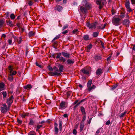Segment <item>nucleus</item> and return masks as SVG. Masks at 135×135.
I'll return each mask as SVG.
<instances>
[{
	"label": "nucleus",
	"instance_id": "0eeeda50",
	"mask_svg": "<svg viewBox=\"0 0 135 135\" xmlns=\"http://www.w3.org/2000/svg\"><path fill=\"white\" fill-rule=\"evenodd\" d=\"M83 3L85 4V6L87 9H89L91 8V5L89 3L87 2V0H84Z\"/></svg>",
	"mask_w": 135,
	"mask_h": 135
},
{
	"label": "nucleus",
	"instance_id": "c85d7f7f",
	"mask_svg": "<svg viewBox=\"0 0 135 135\" xmlns=\"http://www.w3.org/2000/svg\"><path fill=\"white\" fill-rule=\"evenodd\" d=\"M98 35V33L97 32H94L93 34V36L94 37H97Z\"/></svg>",
	"mask_w": 135,
	"mask_h": 135
},
{
	"label": "nucleus",
	"instance_id": "412c9836",
	"mask_svg": "<svg viewBox=\"0 0 135 135\" xmlns=\"http://www.w3.org/2000/svg\"><path fill=\"white\" fill-rule=\"evenodd\" d=\"M82 72L86 74H89V71L88 70H86L85 68H84L83 69L81 70Z\"/></svg>",
	"mask_w": 135,
	"mask_h": 135
},
{
	"label": "nucleus",
	"instance_id": "58836bf2",
	"mask_svg": "<svg viewBox=\"0 0 135 135\" xmlns=\"http://www.w3.org/2000/svg\"><path fill=\"white\" fill-rule=\"evenodd\" d=\"M60 35H58L57 36H56L52 40V42H53L54 41H55V40L57 39H58L59 38V37H60Z\"/></svg>",
	"mask_w": 135,
	"mask_h": 135
},
{
	"label": "nucleus",
	"instance_id": "72a5a7b5",
	"mask_svg": "<svg viewBox=\"0 0 135 135\" xmlns=\"http://www.w3.org/2000/svg\"><path fill=\"white\" fill-rule=\"evenodd\" d=\"M7 25H8L11 27H12L13 26V25L12 23V22L11 21L9 20L8 21H7Z\"/></svg>",
	"mask_w": 135,
	"mask_h": 135
},
{
	"label": "nucleus",
	"instance_id": "4468645a",
	"mask_svg": "<svg viewBox=\"0 0 135 135\" xmlns=\"http://www.w3.org/2000/svg\"><path fill=\"white\" fill-rule=\"evenodd\" d=\"M103 72V69H99L97 70L96 74L98 76L101 74Z\"/></svg>",
	"mask_w": 135,
	"mask_h": 135
},
{
	"label": "nucleus",
	"instance_id": "79ce46f5",
	"mask_svg": "<svg viewBox=\"0 0 135 135\" xmlns=\"http://www.w3.org/2000/svg\"><path fill=\"white\" fill-rule=\"evenodd\" d=\"M28 114L23 113L21 116L22 118H25V117L28 116Z\"/></svg>",
	"mask_w": 135,
	"mask_h": 135
},
{
	"label": "nucleus",
	"instance_id": "9d476101",
	"mask_svg": "<svg viewBox=\"0 0 135 135\" xmlns=\"http://www.w3.org/2000/svg\"><path fill=\"white\" fill-rule=\"evenodd\" d=\"M66 107V103L62 101L60 104V108L64 109Z\"/></svg>",
	"mask_w": 135,
	"mask_h": 135
},
{
	"label": "nucleus",
	"instance_id": "dca6fc26",
	"mask_svg": "<svg viewBox=\"0 0 135 135\" xmlns=\"http://www.w3.org/2000/svg\"><path fill=\"white\" fill-rule=\"evenodd\" d=\"M123 25H125L126 26H128L129 24V21L128 19H127L124 20L123 22Z\"/></svg>",
	"mask_w": 135,
	"mask_h": 135
},
{
	"label": "nucleus",
	"instance_id": "4be33fe9",
	"mask_svg": "<svg viewBox=\"0 0 135 135\" xmlns=\"http://www.w3.org/2000/svg\"><path fill=\"white\" fill-rule=\"evenodd\" d=\"M24 88L25 89H31L32 88V86L28 84L24 86Z\"/></svg>",
	"mask_w": 135,
	"mask_h": 135
},
{
	"label": "nucleus",
	"instance_id": "f257e3e1",
	"mask_svg": "<svg viewBox=\"0 0 135 135\" xmlns=\"http://www.w3.org/2000/svg\"><path fill=\"white\" fill-rule=\"evenodd\" d=\"M86 25L89 28L95 29L97 27L98 29H100L101 26L99 25L98 22H95L94 23H91L88 22L86 23Z\"/></svg>",
	"mask_w": 135,
	"mask_h": 135
},
{
	"label": "nucleus",
	"instance_id": "ddd939ff",
	"mask_svg": "<svg viewBox=\"0 0 135 135\" xmlns=\"http://www.w3.org/2000/svg\"><path fill=\"white\" fill-rule=\"evenodd\" d=\"M2 94L3 95V98L4 100L6 99L7 93L6 91H3L1 92Z\"/></svg>",
	"mask_w": 135,
	"mask_h": 135
},
{
	"label": "nucleus",
	"instance_id": "f3484780",
	"mask_svg": "<svg viewBox=\"0 0 135 135\" xmlns=\"http://www.w3.org/2000/svg\"><path fill=\"white\" fill-rule=\"evenodd\" d=\"M87 87L88 88V91L90 92L91 90L95 89L96 88V86L95 85H93L91 86H90Z\"/></svg>",
	"mask_w": 135,
	"mask_h": 135
},
{
	"label": "nucleus",
	"instance_id": "49530a36",
	"mask_svg": "<svg viewBox=\"0 0 135 135\" xmlns=\"http://www.w3.org/2000/svg\"><path fill=\"white\" fill-rule=\"evenodd\" d=\"M118 86L117 84H115L113 86L112 88V89L113 90L115 89Z\"/></svg>",
	"mask_w": 135,
	"mask_h": 135
},
{
	"label": "nucleus",
	"instance_id": "393cba45",
	"mask_svg": "<svg viewBox=\"0 0 135 135\" xmlns=\"http://www.w3.org/2000/svg\"><path fill=\"white\" fill-rule=\"evenodd\" d=\"M17 73L16 71H13L12 72H11L9 74L10 76H13V75H15Z\"/></svg>",
	"mask_w": 135,
	"mask_h": 135
},
{
	"label": "nucleus",
	"instance_id": "2f4dec72",
	"mask_svg": "<svg viewBox=\"0 0 135 135\" xmlns=\"http://www.w3.org/2000/svg\"><path fill=\"white\" fill-rule=\"evenodd\" d=\"M62 121L61 120L59 121V129L61 130L62 129Z\"/></svg>",
	"mask_w": 135,
	"mask_h": 135
},
{
	"label": "nucleus",
	"instance_id": "f03ea898",
	"mask_svg": "<svg viewBox=\"0 0 135 135\" xmlns=\"http://www.w3.org/2000/svg\"><path fill=\"white\" fill-rule=\"evenodd\" d=\"M122 21V17H113L112 23L114 25L117 26L120 24Z\"/></svg>",
	"mask_w": 135,
	"mask_h": 135
},
{
	"label": "nucleus",
	"instance_id": "5701e85b",
	"mask_svg": "<svg viewBox=\"0 0 135 135\" xmlns=\"http://www.w3.org/2000/svg\"><path fill=\"white\" fill-rule=\"evenodd\" d=\"M94 58L96 61H97L100 60L101 59V57L99 56H95Z\"/></svg>",
	"mask_w": 135,
	"mask_h": 135
},
{
	"label": "nucleus",
	"instance_id": "f704fd0d",
	"mask_svg": "<svg viewBox=\"0 0 135 135\" xmlns=\"http://www.w3.org/2000/svg\"><path fill=\"white\" fill-rule=\"evenodd\" d=\"M111 57L112 55H110L107 59V62L108 63H109L110 62Z\"/></svg>",
	"mask_w": 135,
	"mask_h": 135
},
{
	"label": "nucleus",
	"instance_id": "6e6d98bb",
	"mask_svg": "<svg viewBox=\"0 0 135 135\" xmlns=\"http://www.w3.org/2000/svg\"><path fill=\"white\" fill-rule=\"evenodd\" d=\"M49 75L50 76H54V75H53L54 74V72H50L49 73Z\"/></svg>",
	"mask_w": 135,
	"mask_h": 135
},
{
	"label": "nucleus",
	"instance_id": "7ed1b4c3",
	"mask_svg": "<svg viewBox=\"0 0 135 135\" xmlns=\"http://www.w3.org/2000/svg\"><path fill=\"white\" fill-rule=\"evenodd\" d=\"M10 108L5 104H2L0 107V110L2 113L5 114L9 110Z\"/></svg>",
	"mask_w": 135,
	"mask_h": 135
},
{
	"label": "nucleus",
	"instance_id": "5fc2aeb1",
	"mask_svg": "<svg viewBox=\"0 0 135 135\" xmlns=\"http://www.w3.org/2000/svg\"><path fill=\"white\" fill-rule=\"evenodd\" d=\"M36 66H38V67H39L40 68H41V65H40L37 62H36Z\"/></svg>",
	"mask_w": 135,
	"mask_h": 135
},
{
	"label": "nucleus",
	"instance_id": "6e6552de",
	"mask_svg": "<svg viewBox=\"0 0 135 135\" xmlns=\"http://www.w3.org/2000/svg\"><path fill=\"white\" fill-rule=\"evenodd\" d=\"M130 3L128 0H127L126 1L125 3V6L127 9L128 11L129 12H130L132 11L131 8L130 7Z\"/></svg>",
	"mask_w": 135,
	"mask_h": 135
},
{
	"label": "nucleus",
	"instance_id": "9b49d317",
	"mask_svg": "<svg viewBox=\"0 0 135 135\" xmlns=\"http://www.w3.org/2000/svg\"><path fill=\"white\" fill-rule=\"evenodd\" d=\"M74 61H75L74 59H68L67 60L66 62V64L71 65L74 63Z\"/></svg>",
	"mask_w": 135,
	"mask_h": 135
},
{
	"label": "nucleus",
	"instance_id": "a878e982",
	"mask_svg": "<svg viewBox=\"0 0 135 135\" xmlns=\"http://www.w3.org/2000/svg\"><path fill=\"white\" fill-rule=\"evenodd\" d=\"M84 124L81 123V122L80 126V131H83L84 127Z\"/></svg>",
	"mask_w": 135,
	"mask_h": 135
},
{
	"label": "nucleus",
	"instance_id": "c9c22d12",
	"mask_svg": "<svg viewBox=\"0 0 135 135\" xmlns=\"http://www.w3.org/2000/svg\"><path fill=\"white\" fill-rule=\"evenodd\" d=\"M13 76H10V75L9 74L8 76V80L10 81H11L13 80Z\"/></svg>",
	"mask_w": 135,
	"mask_h": 135
},
{
	"label": "nucleus",
	"instance_id": "a19ab883",
	"mask_svg": "<svg viewBox=\"0 0 135 135\" xmlns=\"http://www.w3.org/2000/svg\"><path fill=\"white\" fill-rule=\"evenodd\" d=\"M34 124V122L33 120L32 119H30L29 124L30 125H33Z\"/></svg>",
	"mask_w": 135,
	"mask_h": 135
},
{
	"label": "nucleus",
	"instance_id": "338daca9",
	"mask_svg": "<svg viewBox=\"0 0 135 135\" xmlns=\"http://www.w3.org/2000/svg\"><path fill=\"white\" fill-rule=\"evenodd\" d=\"M68 32V31L67 30H65L64 31L62 32V33L63 34H65L67 33Z\"/></svg>",
	"mask_w": 135,
	"mask_h": 135
},
{
	"label": "nucleus",
	"instance_id": "ea45409f",
	"mask_svg": "<svg viewBox=\"0 0 135 135\" xmlns=\"http://www.w3.org/2000/svg\"><path fill=\"white\" fill-rule=\"evenodd\" d=\"M126 112H125L123 113H122L120 115V117L122 118L126 114Z\"/></svg>",
	"mask_w": 135,
	"mask_h": 135
},
{
	"label": "nucleus",
	"instance_id": "052dcab7",
	"mask_svg": "<svg viewBox=\"0 0 135 135\" xmlns=\"http://www.w3.org/2000/svg\"><path fill=\"white\" fill-rule=\"evenodd\" d=\"M91 118H90L89 120H88L87 121L88 123L89 124L91 122Z\"/></svg>",
	"mask_w": 135,
	"mask_h": 135
},
{
	"label": "nucleus",
	"instance_id": "a18cd8bd",
	"mask_svg": "<svg viewBox=\"0 0 135 135\" xmlns=\"http://www.w3.org/2000/svg\"><path fill=\"white\" fill-rule=\"evenodd\" d=\"M33 2L32 1H30L28 3V4L30 6H31L33 4Z\"/></svg>",
	"mask_w": 135,
	"mask_h": 135
},
{
	"label": "nucleus",
	"instance_id": "c03bdc74",
	"mask_svg": "<svg viewBox=\"0 0 135 135\" xmlns=\"http://www.w3.org/2000/svg\"><path fill=\"white\" fill-rule=\"evenodd\" d=\"M80 110L83 113L85 112V109L84 107H81L80 108Z\"/></svg>",
	"mask_w": 135,
	"mask_h": 135
},
{
	"label": "nucleus",
	"instance_id": "423d86ee",
	"mask_svg": "<svg viewBox=\"0 0 135 135\" xmlns=\"http://www.w3.org/2000/svg\"><path fill=\"white\" fill-rule=\"evenodd\" d=\"M57 55L56 57V59H59L62 62H65L66 61V59L62 56H61V53H57Z\"/></svg>",
	"mask_w": 135,
	"mask_h": 135
},
{
	"label": "nucleus",
	"instance_id": "f8f14e48",
	"mask_svg": "<svg viewBox=\"0 0 135 135\" xmlns=\"http://www.w3.org/2000/svg\"><path fill=\"white\" fill-rule=\"evenodd\" d=\"M63 9L62 7L59 5H58L56 6L55 8V10H57L59 12H61Z\"/></svg>",
	"mask_w": 135,
	"mask_h": 135
},
{
	"label": "nucleus",
	"instance_id": "e433bc0d",
	"mask_svg": "<svg viewBox=\"0 0 135 135\" xmlns=\"http://www.w3.org/2000/svg\"><path fill=\"white\" fill-rule=\"evenodd\" d=\"M22 40V38L21 37H19L17 39V41L18 42L19 44H20L21 43Z\"/></svg>",
	"mask_w": 135,
	"mask_h": 135
},
{
	"label": "nucleus",
	"instance_id": "bb28decb",
	"mask_svg": "<svg viewBox=\"0 0 135 135\" xmlns=\"http://www.w3.org/2000/svg\"><path fill=\"white\" fill-rule=\"evenodd\" d=\"M92 83V80H89L88 82V83H87V87H88V86H91Z\"/></svg>",
	"mask_w": 135,
	"mask_h": 135
},
{
	"label": "nucleus",
	"instance_id": "6ab92c4d",
	"mask_svg": "<svg viewBox=\"0 0 135 135\" xmlns=\"http://www.w3.org/2000/svg\"><path fill=\"white\" fill-rule=\"evenodd\" d=\"M55 131L56 134H57L58 132V129L57 127L58 124L57 123H55Z\"/></svg>",
	"mask_w": 135,
	"mask_h": 135
},
{
	"label": "nucleus",
	"instance_id": "3c124183",
	"mask_svg": "<svg viewBox=\"0 0 135 135\" xmlns=\"http://www.w3.org/2000/svg\"><path fill=\"white\" fill-rule=\"evenodd\" d=\"M68 27V25H64L63 27V30H64L65 29L67 28Z\"/></svg>",
	"mask_w": 135,
	"mask_h": 135
},
{
	"label": "nucleus",
	"instance_id": "680f3d73",
	"mask_svg": "<svg viewBox=\"0 0 135 135\" xmlns=\"http://www.w3.org/2000/svg\"><path fill=\"white\" fill-rule=\"evenodd\" d=\"M73 133L74 134H76L77 133V131L75 129H74L73 131Z\"/></svg>",
	"mask_w": 135,
	"mask_h": 135
},
{
	"label": "nucleus",
	"instance_id": "4d7b16f0",
	"mask_svg": "<svg viewBox=\"0 0 135 135\" xmlns=\"http://www.w3.org/2000/svg\"><path fill=\"white\" fill-rule=\"evenodd\" d=\"M43 125H38L37 126V128L38 129H40L41 127H42Z\"/></svg>",
	"mask_w": 135,
	"mask_h": 135
},
{
	"label": "nucleus",
	"instance_id": "cd10ccee",
	"mask_svg": "<svg viewBox=\"0 0 135 135\" xmlns=\"http://www.w3.org/2000/svg\"><path fill=\"white\" fill-rule=\"evenodd\" d=\"M63 66L61 65H59V71L60 72H62L63 70Z\"/></svg>",
	"mask_w": 135,
	"mask_h": 135
},
{
	"label": "nucleus",
	"instance_id": "0e129e2a",
	"mask_svg": "<svg viewBox=\"0 0 135 135\" xmlns=\"http://www.w3.org/2000/svg\"><path fill=\"white\" fill-rule=\"evenodd\" d=\"M131 2L132 4H135V0H131Z\"/></svg>",
	"mask_w": 135,
	"mask_h": 135
},
{
	"label": "nucleus",
	"instance_id": "13d9d810",
	"mask_svg": "<svg viewBox=\"0 0 135 135\" xmlns=\"http://www.w3.org/2000/svg\"><path fill=\"white\" fill-rule=\"evenodd\" d=\"M53 69L55 70L56 71H59L58 69L56 67H54Z\"/></svg>",
	"mask_w": 135,
	"mask_h": 135
},
{
	"label": "nucleus",
	"instance_id": "7c9ffc66",
	"mask_svg": "<svg viewBox=\"0 0 135 135\" xmlns=\"http://www.w3.org/2000/svg\"><path fill=\"white\" fill-rule=\"evenodd\" d=\"M4 22V21L3 20H0V28L3 26Z\"/></svg>",
	"mask_w": 135,
	"mask_h": 135
},
{
	"label": "nucleus",
	"instance_id": "774afa93",
	"mask_svg": "<svg viewBox=\"0 0 135 135\" xmlns=\"http://www.w3.org/2000/svg\"><path fill=\"white\" fill-rule=\"evenodd\" d=\"M132 50H134V51H135V45H133V47L132 48Z\"/></svg>",
	"mask_w": 135,
	"mask_h": 135
},
{
	"label": "nucleus",
	"instance_id": "09e8293b",
	"mask_svg": "<svg viewBox=\"0 0 135 135\" xmlns=\"http://www.w3.org/2000/svg\"><path fill=\"white\" fill-rule=\"evenodd\" d=\"M78 31V30L77 29H75L73 30L72 32L73 34H76V32H77Z\"/></svg>",
	"mask_w": 135,
	"mask_h": 135
},
{
	"label": "nucleus",
	"instance_id": "1a4fd4ad",
	"mask_svg": "<svg viewBox=\"0 0 135 135\" xmlns=\"http://www.w3.org/2000/svg\"><path fill=\"white\" fill-rule=\"evenodd\" d=\"M80 13H82L84 14H86L88 12V11L86 8L83 6H80Z\"/></svg>",
	"mask_w": 135,
	"mask_h": 135
},
{
	"label": "nucleus",
	"instance_id": "39448f33",
	"mask_svg": "<svg viewBox=\"0 0 135 135\" xmlns=\"http://www.w3.org/2000/svg\"><path fill=\"white\" fill-rule=\"evenodd\" d=\"M13 95H11L9 98H8L7 100L6 103L8 106L10 107V106L13 101Z\"/></svg>",
	"mask_w": 135,
	"mask_h": 135
},
{
	"label": "nucleus",
	"instance_id": "b1692460",
	"mask_svg": "<svg viewBox=\"0 0 135 135\" xmlns=\"http://www.w3.org/2000/svg\"><path fill=\"white\" fill-rule=\"evenodd\" d=\"M8 69L9 70V73H11V72H12V71H13V68L12 66L11 65H10L9 66L8 68Z\"/></svg>",
	"mask_w": 135,
	"mask_h": 135
},
{
	"label": "nucleus",
	"instance_id": "e2e57ef3",
	"mask_svg": "<svg viewBox=\"0 0 135 135\" xmlns=\"http://www.w3.org/2000/svg\"><path fill=\"white\" fill-rule=\"evenodd\" d=\"M17 26L19 28H20L21 27V24L20 23H18L17 24Z\"/></svg>",
	"mask_w": 135,
	"mask_h": 135
},
{
	"label": "nucleus",
	"instance_id": "864d4df0",
	"mask_svg": "<svg viewBox=\"0 0 135 135\" xmlns=\"http://www.w3.org/2000/svg\"><path fill=\"white\" fill-rule=\"evenodd\" d=\"M110 123V121L109 120H108L105 123V124L107 125H109Z\"/></svg>",
	"mask_w": 135,
	"mask_h": 135
},
{
	"label": "nucleus",
	"instance_id": "20e7f679",
	"mask_svg": "<svg viewBox=\"0 0 135 135\" xmlns=\"http://www.w3.org/2000/svg\"><path fill=\"white\" fill-rule=\"evenodd\" d=\"M105 1L106 0H96V3L99 5V7L100 9H101L103 7Z\"/></svg>",
	"mask_w": 135,
	"mask_h": 135
},
{
	"label": "nucleus",
	"instance_id": "c756f323",
	"mask_svg": "<svg viewBox=\"0 0 135 135\" xmlns=\"http://www.w3.org/2000/svg\"><path fill=\"white\" fill-rule=\"evenodd\" d=\"M92 46L91 44H90L88 45L87 47V52H89V51L92 48Z\"/></svg>",
	"mask_w": 135,
	"mask_h": 135
},
{
	"label": "nucleus",
	"instance_id": "de8ad7c7",
	"mask_svg": "<svg viewBox=\"0 0 135 135\" xmlns=\"http://www.w3.org/2000/svg\"><path fill=\"white\" fill-rule=\"evenodd\" d=\"M86 119V117L85 115L84 116L83 118V119L81 122V123L83 122Z\"/></svg>",
	"mask_w": 135,
	"mask_h": 135
},
{
	"label": "nucleus",
	"instance_id": "bf43d9fd",
	"mask_svg": "<svg viewBox=\"0 0 135 135\" xmlns=\"http://www.w3.org/2000/svg\"><path fill=\"white\" fill-rule=\"evenodd\" d=\"M17 121L18 123L20 124H21L22 123V121L21 120H19L18 119H17Z\"/></svg>",
	"mask_w": 135,
	"mask_h": 135
},
{
	"label": "nucleus",
	"instance_id": "8fccbe9b",
	"mask_svg": "<svg viewBox=\"0 0 135 135\" xmlns=\"http://www.w3.org/2000/svg\"><path fill=\"white\" fill-rule=\"evenodd\" d=\"M8 42L9 45L12 44V41L11 39H9L8 40Z\"/></svg>",
	"mask_w": 135,
	"mask_h": 135
},
{
	"label": "nucleus",
	"instance_id": "603ef678",
	"mask_svg": "<svg viewBox=\"0 0 135 135\" xmlns=\"http://www.w3.org/2000/svg\"><path fill=\"white\" fill-rule=\"evenodd\" d=\"M85 100V99H83L81 100L80 102H79L78 103L77 105H79L81 103H82V102H83Z\"/></svg>",
	"mask_w": 135,
	"mask_h": 135
},
{
	"label": "nucleus",
	"instance_id": "37998d69",
	"mask_svg": "<svg viewBox=\"0 0 135 135\" xmlns=\"http://www.w3.org/2000/svg\"><path fill=\"white\" fill-rule=\"evenodd\" d=\"M54 72V74L53 75H54V76L55 75H57L59 76L60 75V73L56 72Z\"/></svg>",
	"mask_w": 135,
	"mask_h": 135
},
{
	"label": "nucleus",
	"instance_id": "473e14b6",
	"mask_svg": "<svg viewBox=\"0 0 135 135\" xmlns=\"http://www.w3.org/2000/svg\"><path fill=\"white\" fill-rule=\"evenodd\" d=\"M34 32L32 31H31L28 33L29 36L30 37L32 36H33L34 34Z\"/></svg>",
	"mask_w": 135,
	"mask_h": 135
},
{
	"label": "nucleus",
	"instance_id": "4c0bfd02",
	"mask_svg": "<svg viewBox=\"0 0 135 135\" xmlns=\"http://www.w3.org/2000/svg\"><path fill=\"white\" fill-rule=\"evenodd\" d=\"M36 133L35 132L32 131L30 132L28 134V135H36Z\"/></svg>",
	"mask_w": 135,
	"mask_h": 135
},
{
	"label": "nucleus",
	"instance_id": "69168bd1",
	"mask_svg": "<svg viewBox=\"0 0 135 135\" xmlns=\"http://www.w3.org/2000/svg\"><path fill=\"white\" fill-rule=\"evenodd\" d=\"M48 68L50 70V71H53V69L51 67L49 66V67H48Z\"/></svg>",
	"mask_w": 135,
	"mask_h": 135
},
{
	"label": "nucleus",
	"instance_id": "a211bd4d",
	"mask_svg": "<svg viewBox=\"0 0 135 135\" xmlns=\"http://www.w3.org/2000/svg\"><path fill=\"white\" fill-rule=\"evenodd\" d=\"M61 53V55L65 57L69 58V57L70 54L69 53L64 52H62Z\"/></svg>",
	"mask_w": 135,
	"mask_h": 135
},
{
	"label": "nucleus",
	"instance_id": "aec40b11",
	"mask_svg": "<svg viewBox=\"0 0 135 135\" xmlns=\"http://www.w3.org/2000/svg\"><path fill=\"white\" fill-rule=\"evenodd\" d=\"M84 40L85 41H88L90 40L89 36L88 35H84L83 37Z\"/></svg>",
	"mask_w": 135,
	"mask_h": 135
},
{
	"label": "nucleus",
	"instance_id": "2eb2a0df",
	"mask_svg": "<svg viewBox=\"0 0 135 135\" xmlns=\"http://www.w3.org/2000/svg\"><path fill=\"white\" fill-rule=\"evenodd\" d=\"M4 86L5 84L3 82L0 83V91L4 89Z\"/></svg>",
	"mask_w": 135,
	"mask_h": 135
}]
</instances>
